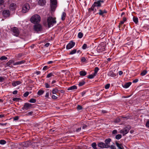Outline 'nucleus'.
<instances>
[{
    "mask_svg": "<svg viewBox=\"0 0 149 149\" xmlns=\"http://www.w3.org/2000/svg\"><path fill=\"white\" fill-rule=\"evenodd\" d=\"M75 42L71 41L67 45L66 49H69L72 48L75 45Z\"/></svg>",
    "mask_w": 149,
    "mask_h": 149,
    "instance_id": "9b49d317",
    "label": "nucleus"
},
{
    "mask_svg": "<svg viewBox=\"0 0 149 149\" xmlns=\"http://www.w3.org/2000/svg\"><path fill=\"white\" fill-rule=\"evenodd\" d=\"M110 86V84H108L105 85V88L106 89H107L109 88Z\"/></svg>",
    "mask_w": 149,
    "mask_h": 149,
    "instance_id": "a18cd8bd",
    "label": "nucleus"
},
{
    "mask_svg": "<svg viewBox=\"0 0 149 149\" xmlns=\"http://www.w3.org/2000/svg\"><path fill=\"white\" fill-rule=\"evenodd\" d=\"M77 89V87L75 86H73L68 88V91L71 90L72 91L75 89Z\"/></svg>",
    "mask_w": 149,
    "mask_h": 149,
    "instance_id": "bb28decb",
    "label": "nucleus"
},
{
    "mask_svg": "<svg viewBox=\"0 0 149 149\" xmlns=\"http://www.w3.org/2000/svg\"><path fill=\"white\" fill-rule=\"evenodd\" d=\"M97 144L95 142L91 144L93 149H98L97 147Z\"/></svg>",
    "mask_w": 149,
    "mask_h": 149,
    "instance_id": "393cba45",
    "label": "nucleus"
},
{
    "mask_svg": "<svg viewBox=\"0 0 149 149\" xmlns=\"http://www.w3.org/2000/svg\"><path fill=\"white\" fill-rule=\"evenodd\" d=\"M83 36V33L81 32H79L78 34V37L79 38H81Z\"/></svg>",
    "mask_w": 149,
    "mask_h": 149,
    "instance_id": "f704fd0d",
    "label": "nucleus"
},
{
    "mask_svg": "<svg viewBox=\"0 0 149 149\" xmlns=\"http://www.w3.org/2000/svg\"><path fill=\"white\" fill-rule=\"evenodd\" d=\"M116 144L119 149H123V147L122 144L119 143L117 141L116 142Z\"/></svg>",
    "mask_w": 149,
    "mask_h": 149,
    "instance_id": "4be33fe9",
    "label": "nucleus"
},
{
    "mask_svg": "<svg viewBox=\"0 0 149 149\" xmlns=\"http://www.w3.org/2000/svg\"><path fill=\"white\" fill-rule=\"evenodd\" d=\"M49 92H47L46 93L45 95V97L47 98H49Z\"/></svg>",
    "mask_w": 149,
    "mask_h": 149,
    "instance_id": "13d9d810",
    "label": "nucleus"
},
{
    "mask_svg": "<svg viewBox=\"0 0 149 149\" xmlns=\"http://www.w3.org/2000/svg\"><path fill=\"white\" fill-rule=\"evenodd\" d=\"M77 52L76 49H74L72 50L69 54V55H72L75 54Z\"/></svg>",
    "mask_w": 149,
    "mask_h": 149,
    "instance_id": "72a5a7b5",
    "label": "nucleus"
},
{
    "mask_svg": "<svg viewBox=\"0 0 149 149\" xmlns=\"http://www.w3.org/2000/svg\"><path fill=\"white\" fill-rule=\"evenodd\" d=\"M52 97L53 99L54 100L58 98V97L57 96L54 95H52Z\"/></svg>",
    "mask_w": 149,
    "mask_h": 149,
    "instance_id": "6e6d98bb",
    "label": "nucleus"
},
{
    "mask_svg": "<svg viewBox=\"0 0 149 149\" xmlns=\"http://www.w3.org/2000/svg\"><path fill=\"white\" fill-rule=\"evenodd\" d=\"M47 21V22H44V24L45 26H47L49 28L53 26L54 24H55L56 22V18L51 16L48 17Z\"/></svg>",
    "mask_w": 149,
    "mask_h": 149,
    "instance_id": "f257e3e1",
    "label": "nucleus"
},
{
    "mask_svg": "<svg viewBox=\"0 0 149 149\" xmlns=\"http://www.w3.org/2000/svg\"><path fill=\"white\" fill-rule=\"evenodd\" d=\"M138 81H139V80L138 79H136L133 81V83H136Z\"/></svg>",
    "mask_w": 149,
    "mask_h": 149,
    "instance_id": "0e129e2a",
    "label": "nucleus"
},
{
    "mask_svg": "<svg viewBox=\"0 0 149 149\" xmlns=\"http://www.w3.org/2000/svg\"><path fill=\"white\" fill-rule=\"evenodd\" d=\"M146 127H149V120H148L146 123Z\"/></svg>",
    "mask_w": 149,
    "mask_h": 149,
    "instance_id": "052dcab7",
    "label": "nucleus"
},
{
    "mask_svg": "<svg viewBox=\"0 0 149 149\" xmlns=\"http://www.w3.org/2000/svg\"><path fill=\"white\" fill-rule=\"evenodd\" d=\"M87 74V72L84 70H82L79 72V74L81 76H85Z\"/></svg>",
    "mask_w": 149,
    "mask_h": 149,
    "instance_id": "a878e982",
    "label": "nucleus"
},
{
    "mask_svg": "<svg viewBox=\"0 0 149 149\" xmlns=\"http://www.w3.org/2000/svg\"><path fill=\"white\" fill-rule=\"evenodd\" d=\"M124 22L123 21H121L120 22V23H119L118 27L120 29H123L124 28L122 27L123 26V24H124Z\"/></svg>",
    "mask_w": 149,
    "mask_h": 149,
    "instance_id": "cd10ccee",
    "label": "nucleus"
},
{
    "mask_svg": "<svg viewBox=\"0 0 149 149\" xmlns=\"http://www.w3.org/2000/svg\"><path fill=\"white\" fill-rule=\"evenodd\" d=\"M97 49L100 52H103L104 51L105 49L103 46H100L98 47Z\"/></svg>",
    "mask_w": 149,
    "mask_h": 149,
    "instance_id": "412c9836",
    "label": "nucleus"
},
{
    "mask_svg": "<svg viewBox=\"0 0 149 149\" xmlns=\"http://www.w3.org/2000/svg\"><path fill=\"white\" fill-rule=\"evenodd\" d=\"M2 15L4 17H9L10 15V11L8 10H5L2 12Z\"/></svg>",
    "mask_w": 149,
    "mask_h": 149,
    "instance_id": "9d476101",
    "label": "nucleus"
},
{
    "mask_svg": "<svg viewBox=\"0 0 149 149\" xmlns=\"http://www.w3.org/2000/svg\"><path fill=\"white\" fill-rule=\"evenodd\" d=\"M4 80V78L2 77H0V82H2Z\"/></svg>",
    "mask_w": 149,
    "mask_h": 149,
    "instance_id": "864d4df0",
    "label": "nucleus"
},
{
    "mask_svg": "<svg viewBox=\"0 0 149 149\" xmlns=\"http://www.w3.org/2000/svg\"><path fill=\"white\" fill-rule=\"evenodd\" d=\"M85 82L84 80H82L81 81L79 82V86H81L85 84Z\"/></svg>",
    "mask_w": 149,
    "mask_h": 149,
    "instance_id": "7c9ffc66",
    "label": "nucleus"
},
{
    "mask_svg": "<svg viewBox=\"0 0 149 149\" xmlns=\"http://www.w3.org/2000/svg\"><path fill=\"white\" fill-rule=\"evenodd\" d=\"M103 0H99L96 1H95L92 5L91 7L88 9L89 12H91V11L95 12L96 9L95 8V7H97V8L101 6V3L104 2Z\"/></svg>",
    "mask_w": 149,
    "mask_h": 149,
    "instance_id": "f03ea898",
    "label": "nucleus"
},
{
    "mask_svg": "<svg viewBox=\"0 0 149 149\" xmlns=\"http://www.w3.org/2000/svg\"><path fill=\"white\" fill-rule=\"evenodd\" d=\"M122 137V136L120 134H118L116 136V138L117 139H119Z\"/></svg>",
    "mask_w": 149,
    "mask_h": 149,
    "instance_id": "58836bf2",
    "label": "nucleus"
},
{
    "mask_svg": "<svg viewBox=\"0 0 149 149\" xmlns=\"http://www.w3.org/2000/svg\"><path fill=\"white\" fill-rule=\"evenodd\" d=\"M42 29V26L39 24H35L33 26L34 30L37 32L41 31Z\"/></svg>",
    "mask_w": 149,
    "mask_h": 149,
    "instance_id": "0eeeda50",
    "label": "nucleus"
},
{
    "mask_svg": "<svg viewBox=\"0 0 149 149\" xmlns=\"http://www.w3.org/2000/svg\"><path fill=\"white\" fill-rule=\"evenodd\" d=\"M95 76V75H94V74H91L88 76V78L89 79H91L93 78Z\"/></svg>",
    "mask_w": 149,
    "mask_h": 149,
    "instance_id": "79ce46f5",
    "label": "nucleus"
},
{
    "mask_svg": "<svg viewBox=\"0 0 149 149\" xmlns=\"http://www.w3.org/2000/svg\"><path fill=\"white\" fill-rule=\"evenodd\" d=\"M117 133V130H114L112 132V134H116Z\"/></svg>",
    "mask_w": 149,
    "mask_h": 149,
    "instance_id": "680f3d73",
    "label": "nucleus"
},
{
    "mask_svg": "<svg viewBox=\"0 0 149 149\" xmlns=\"http://www.w3.org/2000/svg\"><path fill=\"white\" fill-rule=\"evenodd\" d=\"M20 99L18 98H14L13 99V101H18Z\"/></svg>",
    "mask_w": 149,
    "mask_h": 149,
    "instance_id": "de8ad7c7",
    "label": "nucleus"
},
{
    "mask_svg": "<svg viewBox=\"0 0 149 149\" xmlns=\"http://www.w3.org/2000/svg\"><path fill=\"white\" fill-rule=\"evenodd\" d=\"M66 16V13L65 12H63L62 13V14L61 15V19L63 21H64V20H65V19Z\"/></svg>",
    "mask_w": 149,
    "mask_h": 149,
    "instance_id": "b1692460",
    "label": "nucleus"
},
{
    "mask_svg": "<svg viewBox=\"0 0 149 149\" xmlns=\"http://www.w3.org/2000/svg\"><path fill=\"white\" fill-rule=\"evenodd\" d=\"M107 75L109 76L113 77L116 76V74L114 73L113 71H111L108 72Z\"/></svg>",
    "mask_w": 149,
    "mask_h": 149,
    "instance_id": "dca6fc26",
    "label": "nucleus"
},
{
    "mask_svg": "<svg viewBox=\"0 0 149 149\" xmlns=\"http://www.w3.org/2000/svg\"><path fill=\"white\" fill-rule=\"evenodd\" d=\"M99 13H97V14H98L100 15H101L102 16H104V13H107V11L105 10H102L101 9H100L99 10Z\"/></svg>",
    "mask_w": 149,
    "mask_h": 149,
    "instance_id": "f3484780",
    "label": "nucleus"
},
{
    "mask_svg": "<svg viewBox=\"0 0 149 149\" xmlns=\"http://www.w3.org/2000/svg\"><path fill=\"white\" fill-rule=\"evenodd\" d=\"M87 47V45L86 44H84L82 47V48L84 49H86Z\"/></svg>",
    "mask_w": 149,
    "mask_h": 149,
    "instance_id": "c03bdc74",
    "label": "nucleus"
},
{
    "mask_svg": "<svg viewBox=\"0 0 149 149\" xmlns=\"http://www.w3.org/2000/svg\"><path fill=\"white\" fill-rule=\"evenodd\" d=\"M29 9L30 6L29 4L28 3H26L24 4L23 6L22 12L24 13H26L28 11Z\"/></svg>",
    "mask_w": 149,
    "mask_h": 149,
    "instance_id": "6e6552de",
    "label": "nucleus"
},
{
    "mask_svg": "<svg viewBox=\"0 0 149 149\" xmlns=\"http://www.w3.org/2000/svg\"><path fill=\"white\" fill-rule=\"evenodd\" d=\"M21 83V82L19 81H13L12 83V85L14 86H15L17 85H19Z\"/></svg>",
    "mask_w": 149,
    "mask_h": 149,
    "instance_id": "aec40b11",
    "label": "nucleus"
},
{
    "mask_svg": "<svg viewBox=\"0 0 149 149\" xmlns=\"http://www.w3.org/2000/svg\"><path fill=\"white\" fill-rule=\"evenodd\" d=\"M14 61L13 60H10L5 65V67H7L8 66H9L10 68L13 67V66L12 65H11V64L14 63Z\"/></svg>",
    "mask_w": 149,
    "mask_h": 149,
    "instance_id": "4468645a",
    "label": "nucleus"
},
{
    "mask_svg": "<svg viewBox=\"0 0 149 149\" xmlns=\"http://www.w3.org/2000/svg\"><path fill=\"white\" fill-rule=\"evenodd\" d=\"M130 129V126L128 125L125 128H124L123 129L121 130L120 131V133L123 134L124 136L127 134L129 132V131Z\"/></svg>",
    "mask_w": 149,
    "mask_h": 149,
    "instance_id": "423d86ee",
    "label": "nucleus"
},
{
    "mask_svg": "<svg viewBox=\"0 0 149 149\" xmlns=\"http://www.w3.org/2000/svg\"><path fill=\"white\" fill-rule=\"evenodd\" d=\"M118 74L120 75H121L123 74V72L122 71H120L118 72Z\"/></svg>",
    "mask_w": 149,
    "mask_h": 149,
    "instance_id": "774afa93",
    "label": "nucleus"
},
{
    "mask_svg": "<svg viewBox=\"0 0 149 149\" xmlns=\"http://www.w3.org/2000/svg\"><path fill=\"white\" fill-rule=\"evenodd\" d=\"M102 112L103 113H107V111L105 110H102Z\"/></svg>",
    "mask_w": 149,
    "mask_h": 149,
    "instance_id": "69168bd1",
    "label": "nucleus"
},
{
    "mask_svg": "<svg viewBox=\"0 0 149 149\" xmlns=\"http://www.w3.org/2000/svg\"><path fill=\"white\" fill-rule=\"evenodd\" d=\"M16 8V5L15 3H11L10 6V10L13 11L15 10Z\"/></svg>",
    "mask_w": 149,
    "mask_h": 149,
    "instance_id": "a211bd4d",
    "label": "nucleus"
},
{
    "mask_svg": "<svg viewBox=\"0 0 149 149\" xmlns=\"http://www.w3.org/2000/svg\"><path fill=\"white\" fill-rule=\"evenodd\" d=\"M32 105L28 103H26L24 104V106L22 108L23 110H27L31 109L32 107Z\"/></svg>",
    "mask_w": 149,
    "mask_h": 149,
    "instance_id": "1a4fd4ad",
    "label": "nucleus"
},
{
    "mask_svg": "<svg viewBox=\"0 0 149 149\" xmlns=\"http://www.w3.org/2000/svg\"><path fill=\"white\" fill-rule=\"evenodd\" d=\"M58 91V90L57 89L55 88L52 91V93L53 94H55L56 93H57Z\"/></svg>",
    "mask_w": 149,
    "mask_h": 149,
    "instance_id": "473e14b6",
    "label": "nucleus"
},
{
    "mask_svg": "<svg viewBox=\"0 0 149 149\" xmlns=\"http://www.w3.org/2000/svg\"><path fill=\"white\" fill-rule=\"evenodd\" d=\"M132 83L131 82H128L126 83L124 86H123V87L125 88H127L129 87L131 84Z\"/></svg>",
    "mask_w": 149,
    "mask_h": 149,
    "instance_id": "5701e85b",
    "label": "nucleus"
},
{
    "mask_svg": "<svg viewBox=\"0 0 149 149\" xmlns=\"http://www.w3.org/2000/svg\"><path fill=\"white\" fill-rule=\"evenodd\" d=\"M54 76V75L52 73H50L49 74H48L47 77H46V78H49L50 77H51L52 76Z\"/></svg>",
    "mask_w": 149,
    "mask_h": 149,
    "instance_id": "ea45409f",
    "label": "nucleus"
},
{
    "mask_svg": "<svg viewBox=\"0 0 149 149\" xmlns=\"http://www.w3.org/2000/svg\"><path fill=\"white\" fill-rule=\"evenodd\" d=\"M19 65H21V64H23L25 62V61L24 60H22L21 61H19Z\"/></svg>",
    "mask_w": 149,
    "mask_h": 149,
    "instance_id": "e2e57ef3",
    "label": "nucleus"
},
{
    "mask_svg": "<svg viewBox=\"0 0 149 149\" xmlns=\"http://www.w3.org/2000/svg\"><path fill=\"white\" fill-rule=\"evenodd\" d=\"M97 145L99 147L101 148H107L105 143L102 142L98 143Z\"/></svg>",
    "mask_w": 149,
    "mask_h": 149,
    "instance_id": "ddd939ff",
    "label": "nucleus"
},
{
    "mask_svg": "<svg viewBox=\"0 0 149 149\" xmlns=\"http://www.w3.org/2000/svg\"><path fill=\"white\" fill-rule=\"evenodd\" d=\"M51 10L52 11H54L57 6L56 0H50Z\"/></svg>",
    "mask_w": 149,
    "mask_h": 149,
    "instance_id": "20e7f679",
    "label": "nucleus"
},
{
    "mask_svg": "<svg viewBox=\"0 0 149 149\" xmlns=\"http://www.w3.org/2000/svg\"><path fill=\"white\" fill-rule=\"evenodd\" d=\"M48 68V66H45L43 68V70H47Z\"/></svg>",
    "mask_w": 149,
    "mask_h": 149,
    "instance_id": "bf43d9fd",
    "label": "nucleus"
},
{
    "mask_svg": "<svg viewBox=\"0 0 149 149\" xmlns=\"http://www.w3.org/2000/svg\"><path fill=\"white\" fill-rule=\"evenodd\" d=\"M45 87L47 88H49L50 87L49 85L47 83H45Z\"/></svg>",
    "mask_w": 149,
    "mask_h": 149,
    "instance_id": "603ef678",
    "label": "nucleus"
},
{
    "mask_svg": "<svg viewBox=\"0 0 149 149\" xmlns=\"http://www.w3.org/2000/svg\"><path fill=\"white\" fill-rule=\"evenodd\" d=\"M133 21L136 23L137 24L138 22V18L137 17H133Z\"/></svg>",
    "mask_w": 149,
    "mask_h": 149,
    "instance_id": "c756f323",
    "label": "nucleus"
},
{
    "mask_svg": "<svg viewBox=\"0 0 149 149\" xmlns=\"http://www.w3.org/2000/svg\"><path fill=\"white\" fill-rule=\"evenodd\" d=\"M40 16L38 15H35L33 16L30 19L31 22L33 24L37 23L40 21Z\"/></svg>",
    "mask_w": 149,
    "mask_h": 149,
    "instance_id": "7ed1b4c3",
    "label": "nucleus"
},
{
    "mask_svg": "<svg viewBox=\"0 0 149 149\" xmlns=\"http://www.w3.org/2000/svg\"><path fill=\"white\" fill-rule=\"evenodd\" d=\"M46 3V0H39L38 1L39 5L41 6H43Z\"/></svg>",
    "mask_w": 149,
    "mask_h": 149,
    "instance_id": "6ab92c4d",
    "label": "nucleus"
},
{
    "mask_svg": "<svg viewBox=\"0 0 149 149\" xmlns=\"http://www.w3.org/2000/svg\"><path fill=\"white\" fill-rule=\"evenodd\" d=\"M99 69L98 67H96L94 70V75H96L98 71L99 70Z\"/></svg>",
    "mask_w": 149,
    "mask_h": 149,
    "instance_id": "c85d7f7f",
    "label": "nucleus"
},
{
    "mask_svg": "<svg viewBox=\"0 0 149 149\" xmlns=\"http://www.w3.org/2000/svg\"><path fill=\"white\" fill-rule=\"evenodd\" d=\"M19 117L18 116H15V117L13 118V120H16L19 119Z\"/></svg>",
    "mask_w": 149,
    "mask_h": 149,
    "instance_id": "4d7b16f0",
    "label": "nucleus"
},
{
    "mask_svg": "<svg viewBox=\"0 0 149 149\" xmlns=\"http://www.w3.org/2000/svg\"><path fill=\"white\" fill-rule=\"evenodd\" d=\"M33 111H31L28 112L26 115L27 116H32L33 113Z\"/></svg>",
    "mask_w": 149,
    "mask_h": 149,
    "instance_id": "09e8293b",
    "label": "nucleus"
},
{
    "mask_svg": "<svg viewBox=\"0 0 149 149\" xmlns=\"http://www.w3.org/2000/svg\"><path fill=\"white\" fill-rule=\"evenodd\" d=\"M111 149H116V147L113 145L109 146V147Z\"/></svg>",
    "mask_w": 149,
    "mask_h": 149,
    "instance_id": "8fccbe9b",
    "label": "nucleus"
},
{
    "mask_svg": "<svg viewBox=\"0 0 149 149\" xmlns=\"http://www.w3.org/2000/svg\"><path fill=\"white\" fill-rule=\"evenodd\" d=\"M7 57L5 56H2L0 58V60L1 61H3V60H7Z\"/></svg>",
    "mask_w": 149,
    "mask_h": 149,
    "instance_id": "c9c22d12",
    "label": "nucleus"
},
{
    "mask_svg": "<svg viewBox=\"0 0 149 149\" xmlns=\"http://www.w3.org/2000/svg\"><path fill=\"white\" fill-rule=\"evenodd\" d=\"M4 3L3 0H0V5H2Z\"/></svg>",
    "mask_w": 149,
    "mask_h": 149,
    "instance_id": "338daca9",
    "label": "nucleus"
},
{
    "mask_svg": "<svg viewBox=\"0 0 149 149\" xmlns=\"http://www.w3.org/2000/svg\"><path fill=\"white\" fill-rule=\"evenodd\" d=\"M29 102L31 103H35L36 102V100L34 98H31Z\"/></svg>",
    "mask_w": 149,
    "mask_h": 149,
    "instance_id": "e433bc0d",
    "label": "nucleus"
},
{
    "mask_svg": "<svg viewBox=\"0 0 149 149\" xmlns=\"http://www.w3.org/2000/svg\"><path fill=\"white\" fill-rule=\"evenodd\" d=\"M29 94V92L28 91H27V92H26L25 93H24V96L25 97H27L28 95Z\"/></svg>",
    "mask_w": 149,
    "mask_h": 149,
    "instance_id": "49530a36",
    "label": "nucleus"
},
{
    "mask_svg": "<svg viewBox=\"0 0 149 149\" xmlns=\"http://www.w3.org/2000/svg\"><path fill=\"white\" fill-rule=\"evenodd\" d=\"M44 93V91H43L40 90L38 91L37 94L39 95H42Z\"/></svg>",
    "mask_w": 149,
    "mask_h": 149,
    "instance_id": "2f4dec72",
    "label": "nucleus"
},
{
    "mask_svg": "<svg viewBox=\"0 0 149 149\" xmlns=\"http://www.w3.org/2000/svg\"><path fill=\"white\" fill-rule=\"evenodd\" d=\"M11 31L13 32V35L17 37L19 34V29L16 27H13L11 29Z\"/></svg>",
    "mask_w": 149,
    "mask_h": 149,
    "instance_id": "39448f33",
    "label": "nucleus"
},
{
    "mask_svg": "<svg viewBox=\"0 0 149 149\" xmlns=\"http://www.w3.org/2000/svg\"><path fill=\"white\" fill-rule=\"evenodd\" d=\"M81 61L82 62H85L86 61V58L84 57H82L81 58Z\"/></svg>",
    "mask_w": 149,
    "mask_h": 149,
    "instance_id": "3c124183",
    "label": "nucleus"
},
{
    "mask_svg": "<svg viewBox=\"0 0 149 149\" xmlns=\"http://www.w3.org/2000/svg\"><path fill=\"white\" fill-rule=\"evenodd\" d=\"M111 139L110 138L106 139L104 141L105 144L107 148L109 147V144L110 142L111 141Z\"/></svg>",
    "mask_w": 149,
    "mask_h": 149,
    "instance_id": "2eb2a0df",
    "label": "nucleus"
},
{
    "mask_svg": "<svg viewBox=\"0 0 149 149\" xmlns=\"http://www.w3.org/2000/svg\"><path fill=\"white\" fill-rule=\"evenodd\" d=\"M82 109V107L80 105H78L77 107V109L78 110H80Z\"/></svg>",
    "mask_w": 149,
    "mask_h": 149,
    "instance_id": "37998d69",
    "label": "nucleus"
},
{
    "mask_svg": "<svg viewBox=\"0 0 149 149\" xmlns=\"http://www.w3.org/2000/svg\"><path fill=\"white\" fill-rule=\"evenodd\" d=\"M6 141L4 140H0V144L2 145H3L6 144Z\"/></svg>",
    "mask_w": 149,
    "mask_h": 149,
    "instance_id": "a19ab883",
    "label": "nucleus"
},
{
    "mask_svg": "<svg viewBox=\"0 0 149 149\" xmlns=\"http://www.w3.org/2000/svg\"><path fill=\"white\" fill-rule=\"evenodd\" d=\"M81 127H79V128L77 129L75 131V132H79V131H81Z\"/></svg>",
    "mask_w": 149,
    "mask_h": 149,
    "instance_id": "5fc2aeb1",
    "label": "nucleus"
},
{
    "mask_svg": "<svg viewBox=\"0 0 149 149\" xmlns=\"http://www.w3.org/2000/svg\"><path fill=\"white\" fill-rule=\"evenodd\" d=\"M31 141H28L23 142L22 144V146L24 147L27 148L31 146Z\"/></svg>",
    "mask_w": 149,
    "mask_h": 149,
    "instance_id": "f8f14e48",
    "label": "nucleus"
},
{
    "mask_svg": "<svg viewBox=\"0 0 149 149\" xmlns=\"http://www.w3.org/2000/svg\"><path fill=\"white\" fill-rule=\"evenodd\" d=\"M147 73V71L146 70H143L141 74V75L142 76H143L145 75Z\"/></svg>",
    "mask_w": 149,
    "mask_h": 149,
    "instance_id": "4c0bfd02",
    "label": "nucleus"
}]
</instances>
